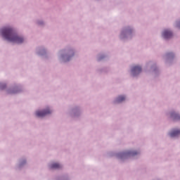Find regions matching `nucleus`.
<instances>
[{"instance_id": "nucleus-11", "label": "nucleus", "mask_w": 180, "mask_h": 180, "mask_svg": "<svg viewBox=\"0 0 180 180\" xmlns=\"http://www.w3.org/2000/svg\"><path fill=\"white\" fill-rule=\"evenodd\" d=\"M17 92L15 91H9V94H16Z\"/></svg>"}, {"instance_id": "nucleus-10", "label": "nucleus", "mask_w": 180, "mask_h": 180, "mask_svg": "<svg viewBox=\"0 0 180 180\" xmlns=\"http://www.w3.org/2000/svg\"><path fill=\"white\" fill-rule=\"evenodd\" d=\"M6 85H5V84H1V85H0V88H1V89H5V88H6Z\"/></svg>"}, {"instance_id": "nucleus-12", "label": "nucleus", "mask_w": 180, "mask_h": 180, "mask_svg": "<svg viewBox=\"0 0 180 180\" xmlns=\"http://www.w3.org/2000/svg\"><path fill=\"white\" fill-rule=\"evenodd\" d=\"M177 27H180V22L177 23Z\"/></svg>"}, {"instance_id": "nucleus-6", "label": "nucleus", "mask_w": 180, "mask_h": 180, "mask_svg": "<svg viewBox=\"0 0 180 180\" xmlns=\"http://www.w3.org/2000/svg\"><path fill=\"white\" fill-rule=\"evenodd\" d=\"M51 169H58L61 168V165L58 163H53L50 166Z\"/></svg>"}, {"instance_id": "nucleus-3", "label": "nucleus", "mask_w": 180, "mask_h": 180, "mask_svg": "<svg viewBox=\"0 0 180 180\" xmlns=\"http://www.w3.org/2000/svg\"><path fill=\"white\" fill-rule=\"evenodd\" d=\"M132 75L135 76L137 75V74H140L141 72V67L140 66H134L131 69Z\"/></svg>"}, {"instance_id": "nucleus-5", "label": "nucleus", "mask_w": 180, "mask_h": 180, "mask_svg": "<svg viewBox=\"0 0 180 180\" xmlns=\"http://www.w3.org/2000/svg\"><path fill=\"white\" fill-rule=\"evenodd\" d=\"M180 130H173L170 133L171 137H176V136H179Z\"/></svg>"}, {"instance_id": "nucleus-8", "label": "nucleus", "mask_w": 180, "mask_h": 180, "mask_svg": "<svg viewBox=\"0 0 180 180\" xmlns=\"http://www.w3.org/2000/svg\"><path fill=\"white\" fill-rule=\"evenodd\" d=\"M171 116L173 117V119H180L179 115H178L176 112H172Z\"/></svg>"}, {"instance_id": "nucleus-9", "label": "nucleus", "mask_w": 180, "mask_h": 180, "mask_svg": "<svg viewBox=\"0 0 180 180\" xmlns=\"http://www.w3.org/2000/svg\"><path fill=\"white\" fill-rule=\"evenodd\" d=\"M127 154L129 155H137V154H139V153L136 151H134V152H129Z\"/></svg>"}, {"instance_id": "nucleus-2", "label": "nucleus", "mask_w": 180, "mask_h": 180, "mask_svg": "<svg viewBox=\"0 0 180 180\" xmlns=\"http://www.w3.org/2000/svg\"><path fill=\"white\" fill-rule=\"evenodd\" d=\"M50 113H51V111L49 109H47L43 111H37L36 115L38 117H44V116H46V115H50Z\"/></svg>"}, {"instance_id": "nucleus-1", "label": "nucleus", "mask_w": 180, "mask_h": 180, "mask_svg": "<svg viewBox=\"0 0 180 180\" xmlns=\"http://www.w3.org/2000/svg\"><path fill=\"white\" fill-rule=\"evenodd\" d=\"M1 32L3 37L8 41L17 43V44H21L25 41L23 37L18 36L16 32L11 27H4L1 29Z\"/></svg>"}, {"instance_id": "nucleus-4", "label": "nucleus", "mask_w": 180, "mask_h": 180, "mask_svg": "<svg viewBox=\"0 0 180 180\" xmlns=\"http://www.w3.org/2000/svg\"><path fill=\"white\" fill-rule=\"evenodd\" d=\"M162 37L164 39H171V37H172V32L166 30L163 32Z\"/></svg>"}, {"instance_id": "nucleus-7", "label": "nucleus", "mask_w": 180, "mask_h": 180, "mask_svg": "<svg viewBox=\"0 0 180 180\" xmlns=\"http://www.w3.org/2000/svg\"><path fill=\"white\" fill-rule=\"evenodd\" d=\"M125 99H126V97H124V96H120L117 97L115 102L117 103H120V102H123V101H125Z\"/></svg>"}]
</instances>
